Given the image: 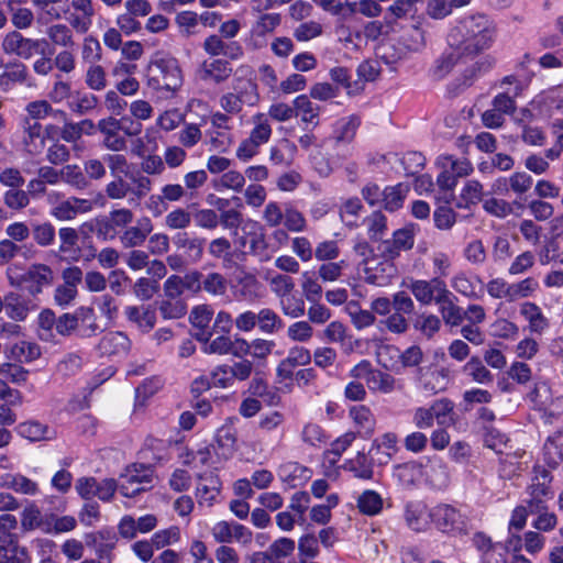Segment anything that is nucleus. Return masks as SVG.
Returning a JSON list of instances; mask_svg holds the SVG:
<instances>
[{
	"instance_id": "1",
	"label": "nucleus",
	"mask_w": 563,
	"mask_h": 563,
	"mask_svg": "<svg viewBox=\"0 0 563 563\" xmlns=\"http://www.w3.org/2000/svg\"><path fill=\"white\" fill-rule=\"evenodd\" d=\"M457 31L462 36L459 44L462 54L475 56L492 46L497 26L487 15L474 14L461 21Z\"/></svg>"
},
{
	"instance_id": "2",
	"label": "nucleus",
	"mask_w": 563,
	"mask_h": 563,
	"mask_svg": "<svg viewBox=\"0 0 563 563\" xmlns=\"http://www.w3.org/2000/svg\"><path fill=\"white\" fill-rule=\"evenodd\" d=\"M152 190V180L137 172L129 176H113L104 187L106 196L111 200L128 199L130 202H139Z\"/></svg>"
},
{
	"instance_id": "3",
	"label": "nucleus",
	"mask_w": 563,
	"mask_h": 563,
	"mask_svg": "<svg viewBox=\"0 0 563 563\" xmlns=\"http://www.w3.org/2000/svg\"><path fill=\"white\" fill-rule=\"evenodd\" d=\"M183 84L181 70L174 58H161L147 69V85L156 91H177Z\"/></svg>"
},
{
	"instance_id": "4",
	"label": "nucleus",
	"mask_w": 563,
	"mask_h": 563,
	"mask_svg": "<svg viewBox=\"0 0 563 563\" xmlns=\"http://www.w3.org/2000/svg\"><path fill=\"white\" fill-rule=\"evenodd\" d=\"M415 243L413 233L409 229H399L393 233V236L387 240L380 241L377 250L380 256L385 260L380 264L382 272L387 273L388 280L395 275L396 267L391 263L393 260L398 257L401 252L412 249Z\"/></svg>"
},
{
	"instance_id": "5",
	"label": "nucleus",
	"mask_w": 563,
	"mask_h": 563,
	"mask_svg": "<svg viewBox=\"0 0 563 563\" xmlns=\"http://www.w3.org/2000/svg\"><path fill=\"white\" fill-rule=\"evenodd\" d=\"M47 45L45 38L25 37L21 32L13 30L3 37L1 48L5 54L30 59L35 54L44 55Z\"/></svg>"
},
{
	"instance_id": "6",
	"label": "nucleus",
	"mask_w": 563,
	"mask_h": 563,
	"mask_svg": "<svg viewBox=\"0 0 563 563\" xmlns=\"http://www.w3.org/2000/svg\"><path fill=\"white\" fill-rule=\"evenodd\" d=\"M552 481L553 477L548 470L540 466L533 468L531 484L528 486L529 499L527 500L531 514L547 510V500L553 496Z\"/></svg>"
},
{
	"instance_id": "7",
	"label": "nucleus",
	"mask_w": 563,
	"mask_h": 563,
	"mask_svg": "<svg viewBox=\"0 0 563 563\" xmlns=\"http://www.w3.org/2000/svg\"><path fill=\"white\" fill-rule=\"evenodd\" d=\"M153 482V470L150 466L134 464L122 475L120 492L125 497H133L145 490Z\"/></svg>"
},
{
	"instance_id": "8",
	"label": "nucleus",
	"mask_w": 563,
	"mask_h": 563,
	"mask_svg": "<svg viewBox=\"0 0 563 563\" xmlns=\"http://www.w3.org/2000/svg\"><path fill=\"white\" fill-rule=\"evenodd\" d=\"M98 131L102 134V146L111 152L120 153L128 148V141L124 135L120 134V125L118 119L108 117L101 119L97 123Z\"/></svg>"
},
{
	"instance_id": "9",
	"label": "nucleus",
	"mask_w": 563,
	"mask_h": 563,
	"mask_svg": "<svg viewBox=\"0 0 563 563\" xmlns=\"http://www.w3.org/2000/svg\"><path fill=\"white\" fill-rule=\"evenodd\" d=\"M430 517L442 532L462 531L464 529L461 514L450 505L434 507L430 512Z\"/></svg>"
},
{
	"instance_id": "10",
	"label": "nucleus",
	"mask_w": 563,
	"mask_h": 563,
	"mask_svg": "<svg viewBox=\"0 0 563 563\" xmlns=\"http://www.w3.org/2000/svg\"><path fill=\"white\" fill-rule=\"evenodd\" d=\"M30 555L13 533L0 534V563H27Z\"/></svg>"
},
{
	"instance_id": "11",
	"label": "nucleus",
	"mask_w": 563,
	"mask_h": 563,
	"mask_svg": "<svg viewBox=\"0 0 563 563\" xmlns=\"http://www.w3.org/2000/svg\"><path fill=\"white\" fill-rule=\"evenodd\" d=\"M454 299L455 296L448 287L435 298L442 320L450 327H457L464 320V310L455 303Z\"/></svg>"
},
{
	"instance_id": "12",
	"label": "nucleus",
	"mask_w": 563,
	"mask_h": 563,
	"mask_svg": "<svg viewBox=\"0 0 563 563\" xmlns=\"http://www.w3.org/2000/svg\"><path fill=\"white\" fill-rule=\"evenodd\" d=\"M54 273L52 268L45 264H33L27 271L20 276V284L30 283L29 291L36 295L42 288L53 283Z\"/></svg>"
},
{
	"instance_id": "13",
	"label": "nucleus",
	"mask_w": 563,
	"mask_h": 563,
	"mask_svg": "<svg viewBox=\"0 0 563 563\" xmlns=\"http://www.w3.org/2000/svg\"><path fill=\"white\" fill-rule=\"evenodd\" d=\"M152 231L151 219L144 217L137 220L136 225L126 228L119 239L123 247L133 249L143 245Z\"/></svg>"
},
{
	"instance_id": "14",
	"label": "nucleus",
	"mask_w": 563,
	"mask_h": 563,
	"mask_svg": "<svg viewBox=\"0 0 563 563\" xmlns=\"http://www.w3.org/2000/svg\"><path fill=\"white\" fill-rule=\"evenodd\" d=\"M445 283L435 277L430 280H415L410 285V290L415 298L422 305L435 302V298L445 289Z\"/></svg>"
},
{
	"instance_id": "15",
	"label": "nucleus",
	"mask_w": 563,
	"mask_h": 563,
	"mask_svg": "<svg viewBox=\"0 0 563 563\" xmlns=\"http://www.w3.org/2000/svg\"><path fill=\"white\" fill-rule=\"evenodd\" d=\"M197 74L201 80L220 84L232 75V67L228 60L220 58L205 60L199 66Z\"/></svg>"
},
{
	"instance_id": "16",
	"label": "nucleus",
	"mask_w": 563,
	"mask_h": 563,
	"mask_svg": "<svg viewBox=\"0 0 563 563\" xmlns=\"http://www.w3.org/2000/svg\"><path fill=\"white\" fill-rule=\"evenodd\" d=\"M355 254L362 258V264L365 266V282L376 286H385L388 284L386 275L378 274L376 269L369 266V260L373 255V249L365 240H358L353 246Z\"/></svg>"
},
{
	"instance_id": "17",
	"label": "nucleus",
	"mask_w": 563,
	"mask_h": 563,
	"mask_svg": "<svg viewBox=\"0 0 563 563\" xmlns=\"http://www.w3.org/2000/svg\"><path fill=\"white\" fill-rule=\"evenodd\" d=\"M202 47L211 56L223 55L230 59H238L243 55V48L238 42H225L216 34L208 36Z\"/></svg>"
},
{
	"instance_id": "18",
	"label": "nucleus",
	"mask_w": 563,
	"mask_h": 563,
	"mask_svg": "<svg viewBox=\"0 0 563 563\" xmlns=\"http://www.w3.org/2000/svg\"><path fill=\"white\" fill-rule=\"evenodd\" d=\"M220 489L221 481L216 474L208 473L200 475L196 489L198 504L211 507L216 498L219 496Z\"/></svg>"
},
{
	"instance_id": "19",
	"label": "nucleus",
	"mask_w": 563,
	"mask_h": 563,
	"mask_svg": "<svg viewBox=\"0 0 563 563\" xmlns=\"http://www.w3.org/2000/svg\"><path fill=\"white\" fill-rule=\"evenodd\" d=\"M100 331L93 308L82 306L76 309L75 335L88 339L97 335Z\"/></svg>"
},
{
	"instance_id": "20",
	"label": "nucleus",
	"mask_w": 563,
	"mask_h": 563,
	"mask_svg": "<svg viewBox=\"0 0 563 563\" xmlns=\"http://www.w3.org/2000/svg\"><path fill=\"white\" fill-rule=\"evenodd\" d=\"M9 356L19 363H32L42 356V349L36 342L21 340L10 346Z\"/></svg>"
},
{
	"instance_id": "21",
	"label": "nucleus",
	"mask_w": 563,
	"mask_h": 563,
	"mask_svg": "<svg viewBox=\"0 0 563 563\" xmlns=\"http://www.w3.org/2000/svg\"><path fill=\"white\" fill-rule=\"evenodd\" d=\"M98 347L102 354H123L130 347V340L122 332H109L101 338Z\"/></svg>"
},
{
	"instance_id": "22",
	"label": "nucleus",
	"mask_w": 563,
	"mask_h": 563,
	"mask_svg": "<svg viewBox=\"0 0 563 563\" xmlns=\"http://www.w3.org/2000/svg\"><path fill=\"white\" fill-rule=\"evenodd\" d=\"M423 475V466L418 462H407L395 466L394 476L406 487L416 486Z\"/></svg>"
},
{
	"instance_id": "23",
	"label": "nucleus",
	"mask_w": 563,
	"mask_h": 563,
	"mask_svg": "<svg viewBox=\"0 0 563 563\" xmlns=\"http://www.w3.org/2000/svg\"><path fill=\"white\" fill-rule=\"evenodd\" d=\"M256 325L263 334H275L284 328V321L272 308H262L256 312Z\"/></svg>"
},
{
	"instance_id": "24",
	"label": "nucleus",
	"mask_w": 563,
	"mask_h": 563,
	"mask_svg": "<svg viewBox=\"0 0 563 563\" xmlns=\"http://www.w3.org/2000/svg\"><path fill=\"white\" fill-rule=\"evenodd\" d=\"M250 391L253 396L261 398L267 406H278L282 401L278 388L268 386L262 377L252 379Z\"/></svg>"
},
{
	"instance_id": "25",
	"label": "nucleus",
	"mask_w": 563,
	"mask_h": 563,
	"mask_svg": "<svg viewBox=\"0 0 563 563\" xmlns=\"http://www.w3.org/2000/svg\"><path fill=\"white\" fill-rule=\"evenodd\" d=\"M21 527L24 531L41 529L44 532H52V523L43 518L41 510L30 505L22 512Z\"/></svg>"
},
{
	"instance_id": "26",
	"label": "nucleus",
	"mask_w": 563,
	"mask_h": 563,
	"mask_svg": "<svg viewBox=\"0 0 563 563\" xmlns=\"http://www.w3.org/2000/svg\"><path fill=\"white\" fill-rule=\"evenodd\" d=\"M228 279L224 275L218 272L202 273L201 291H205L211 297H225L228 294Z\"/></svg>"
},
{
	"instance_id": "27",
	"label": "nucleus",
	"mask_w": 563,
	"mask_h": 563,
	"mask_svg": "<svg viewBox=\"0 0 563 563\" xmlns=\"http://www.w3.org/2000/svg\"><path fill=\"white\" fill-rule=\"evenodd\" d=\"M418 379L426 391L437 394L445 388L448 375L444 369L423 371L419 368Z\"/></svg>"
},
{
	"instance_id": "28",
	"label": "nucleus",
	"mask_w": 563,
	"mask_h": 563,
	"mask_svg": "<svg viewBox=\"0 0 563 563\" xmlns=\"http://www.w3.org/2000/svg\"><path fill=\"white\" fill-rule=\"evenodd\" d=\"M24 139L23 142L31 154H37L44 147V140L42 139V125L37 121L26 119L23 125Z\"/></svg>"
},
{
	"instance_id": "29",
	"label": "nucleus",
	"mask_w": 563,
	"mask_h": 563,
	"mask_svg": "<svg viewBox=\"0 0 563 563\" xmlns=\"http://www.w3.org/2000/svg\"><path fill=\"white\" fill-rule=\"evenodd\" d=\"M239 296L243 300L254 301L262 297L263 285L254 274L244 273L238 278Z\"/></svg>"
},
{
	"instance_id": "30",
	"label": "nucleus",
	"mask_w": 563,
	"mask_h": 563,
	"mask_svg": "<svg viewBox=\"0 0 563 563\" xmlns=\"http://www.w3.org/2000/svg\"><path fill=\"white\" fill-rule=\"evenodd\" d=\"M409 191V187L404 184L388 186L383 190V206L389 212L400 209Z\"/></svg>"
},
{
	"instance_id": "31",
	"label": "nucleus",
	"mask_w": 563,
	"mask_h": 563,
	"mask_svg": "<svg viewBox=\"0 0 563 563\" xmlns=\"http://www.w3.org/2000/svg\"><path fill=\"white\" fill-rule=\"evenodd\" d=\"M296 151L297 146L295 143L290 142L288 139H283L279 141L278 145L271 147L269 161L274 165L290 166Z\"/></svg>"
},
{
	"instance_id": "32",
	"label": "nucleus",
	"mask_w": 563,
	"mask_h": 563,
	"mask_svg": "<svg viewBox=\"0 0 563 563\" xmlns=\"http://www.w3.org/2000/svg\"><path fill=\"white\" fill-rule=\"evenodd\" d=\"M360 124L361 120L357 115L342 119L333 132L332 140L335 144L351 143L356 135Z\"/></svg>"
},
{
	"instance_id": "33",
	"label": "nucleus",
	"mask_w": 563,
	"mask_h": 563,
	"mask_svg": "<svg viewBox=\"0 0 563 563\" xmlns=\"http://www.w3.org/2000/svg\"><path fill=\"white\" fill-rule=\"evenodd\" d=\"M366 384L371 390L383 394H390L397 388V380L393 375L375 368L368 373Z\"/></svg>"
},
{
	"instance_id": "34",
	"label": "nucleus",
	"mask_w": 563,
	"mask_h": 563,
	"mask_svg": "<svg viewBox=\"0 0 563 563\" xmlns=\"http://www.w3.org/2000/svg\"><path fill=\"white\" fill-rule=\"evenodd\" d=\"M520 313L529 321V328L532 332L541 333L549 325L548 319L534 302H523L520 307Z\"/></svg>"
},
{
	"instance_id": "35",
	"label": "nucleus",
	"mask_w": 563,
	"mask_h": 563,
	"mask_svg": "<svg viewBox=\"0 0 563 563\" xmlns=\"http://www.w3.org/2000/svg\"><path fill=\"white\" fill-rule=\"evenodd\" d=\"M363 223L366 227L369 240L383 241L382 238L386 234L388 227L387 218L382 211H373L364 218Z\"/></svg>"
},
{
	"instance_id": "36",
	"label": "nucleus",
	"mask_w": 563,
	"mask_h": 563,
	"mask_svg": "<svg viewBox=\"0 0 563 563\" xmlns=\"http://www.w3.org/2000/svg\"><path fill=\"white\" fill-rule=\"evenodd\" d=\"M58 239H59V247L58 251L60 254L73 255L79 252L78 242H79V233L75 228L63 227L58 230ZM73 260L77 261L79 258L78 254L76 256H71Z\"/></svg>"
},
{
	"instance_id": "37",
	"label": "nucleus",
	"mask_w": 563,
	"mask_h": 563,
	"mask_svg": "<svg viewBox=\"0 0 563 563\" xmlns=\"http://www.w3.org/2000/svg\"><path fill=\"white\" fill-rule=\"evenodd\" d=\"M463 373L470 376L475 383L481 385L492 384L494 380L493 374L486 368L482 360L473 356L463 366Z\"/></svg>"
},
{
	"instance_id": "38",
	"label": "nucleus",
	"mask_w": 563,
	"mask_h": 563,
	"mask_svg": "<svg viewBox=\"0 0 563 563\" xmlns=\"http://www.w3.org/2000/svg\"><path fill=\"white\" fill-rule=\"evenodd\" d=\"M20 435L30 441H43L52 439L51 431L46 424L37 421H26L18 426Z\"/></svg>"
},
{
	"instance_id": "39",
	"label": "nucleus",
	"mask_w": 563,
	"mask_h": 563,
	"mask_svg": "<svg viewBox=\"0 0 563 563\" xmlns=\"http://www.w3.org/2000/svg\"><path fill=\"white\" fill-rule=\"evenodd\" d=\"M38 329H37V335L38 338L44 342H54L55 341V333L54 329L56 330V323H57V317L55 313L49 310L45 309L38 314Z\"/></svg>"
},
{
	"instance_id": "40",
	"label": "nucleus",
	"mask_w": 563,
	"mask_h": 563,
	"mask_svg": "<svg viewBox=\"0 0 563 563\" xmlns=\"http://www.w3.org/2000/svg\"><path fill=\"white\" fill-rule=\"evenodd\" d=\"M228 205L229 200L227 199H218L217 201V208L221 211L219 214L220 224L224 229L236 230L243 222V214L236 209L224 210Z\"/></svg>"
},
{
	"instance_id": "41",
	"label": "nucleus",
	"mask_w": 563,
	"mask_h": 563,
	"mask_svg": "<svg viewBox=\"0 0 563 563\" xmlns=\"http://www.w3.org/2000/svg\"><path fill=\"white\" fill-rule=\"evenodd\" d=\"M62 180L67 185L84 190L90 186L85 172L78 165H66L62 168Z\"/></svg>"
},
{
	"instance_id": "42",
	"label": "nucleus",
	"mask_w": 563,
	"mask_h": 563,
	"mask_svg": "<svg viewBox=\"0 0 563 563\" xmlns=\"http://www.w3.org/2000/svg\"><path fill=\"white\" fill-rule=\"evenodd\" d=\"M357 507L364 515H377L383 508V499L378 493L374 490L363 492L357 499Z\"/></svg>"
},
{
	"instance_id": "43",
	"label": "nucleus",
	"mask_w": 563,
	"mask_h": 563,
	"mask_svg": "<svg viewBox=\"0 0 563 563\" xmlns=\"http://www.w3.org/2000/svg\"><path fill=\"white\" fill-rule=\"evenodd\" d=\"M55 228L51 222H35L32 224V236L38 246H51L55 241Z\"/></svg>"
},
{
	"instance_id": "44",
	"label": "nucleus",
	"mask_w": 563,
	"mask_h": 563,
	"mask_svg": "<svg viewBox=\"0 0 563 563\" xmlns=\"http://www.w3.org/2000/svg\"><path fill=\"white\" fill-rule=\"evenodd\" d=\"M253 124L254 128L252 129L249 137L260 145L267 143L272 135V128L268 118L263 113H258L253 117Z\"/></svg>"
},
{
	"instance_id": "45",
	"label": "nucleus",
	"mask_w": 563,
	"mask_h": 563,
	"mask_svg": "<svg viewBox=\"0 0 563 563\" xmlns=\"http://www.w3.org/2000/svg\"><path fill=\"white\" fill-rule=\"evenodd\" d=\"M26 112L31 117L32 121L44 119L45 117L54 113L59 115L63 120L67 119V114L63 110H54L48 101L36 100L32 101L26 106Z\"/></svg>"
},
{
	"instance_id": "46",
	"label": "nucleus",
	"mask_w": 563,
	"mask_h": 563,
	"mask_svg": "<svg viewBox=\"0 0 563 563\" xmlns=\"http://www.w3.org/2000/svg\"><path fill=\"white\" fill-rule=\"evenodd\" d=\"M350 417L358 428L368 432L374 430L375 418L368 407L364 405L353 406L350 409Z\"/></svg>"
},
{
	"instance_id": "47",
	"label": "nucleus",
	"mask_w": 563,
	"mask_h": 563,
	"mask_svg": "<svg viewBox=\"0 0 563 563\" xmlns=\"http://www.w3.org/2000/svg\"><path fill=\"white\" fill-rule=\"evenodd\" d=\"M5 312L10 319L23 321L27 317L29 308L19 295L10 292L7 295Z\"/></svg>"
},
{
	"instance_id": "48",
	"label": "nucleus",
	"mask_w": 563,
	"mask_h": 563,
	"mask_svg": "<svg viewBox=\"0 0 563 563\" xmlns=\"http://www.w3.org/2000/svg\"><path fill=\"white\" fill-rule=\"evenodd\" d=\"M29 77L27 68L20 62L11 63L5 66V71L0 76L1 85L13 82L23 84Z\"/></svg>"
},
{
	"instance_id": "49",
	"label": "nucleus",
	"mask_w": 563,
	"mask_h": 563,
	"mask_svg": "<svg viewBox=\"0 0 563 563\" xmlns=\"http://www.w3.org/2000/svg\"><path fill=\"white\" fill-rule=\"evenodd\" d=\"M295 112L301 114V121L312 123L319 115V107L314 106L308 96L300 95L294 100Z\"/></svg>"
},
{
	"instance_id": "50",
	"label": "nucleus",
	"mask_w": 563,
	"mask_h": 563,
	"mask_svg": "<svg viewBox=\"0 0 563 563\" xmlns=\"http://www.w3.org/2000/svg\"><path fill=\"white\" fill-rule=\"evenodd\" d=\"M158 309L164 319H179L187 313V305L184 300L165 297L161 301Z\"/></svg>"
},
{
	"instance_id": "51",
	"label": "nucleus",
	"mask_w": 563,
	"mask_h": 563,
	"mask_svg": "<svg viewBox=\"0 0 563 563\" xmlns=\"http://www.w3.org/2000/svg\"><path fill=\"white\" fill-rule=\"evenodd\" d=\"M413 328L422 335L431 339L441 328V320L434 314H421L416 318Z\"/></svg>"
},
{
	"instance_id": "52",
	"label": "nucleus",
	"mask_w": 563,
	"mask_h": 563,
	"mask_svg": "<svg viewBox=\"0 0 563 563\" xmlns=\"http://www.w3.org/2000/svg\"><path fill=\"white\" fill-rule=\"evenodd\" d=\"M295 550V541L289 538H280L274 541L267 549L274 563H282V560L291 555Z\"/></svg>"
},
{
	"instance_id": "53",
	"label": "nucleus",
	"mask_w": 563,
	"mask_h": 563,
	"mask_svg": "<svg viewBox=\"0 0 563 563\" xmlns=\"http://www.w3.org/2000/svg\"><path fill=\"white\" fill-rule=\"evenodd\" d=\"M235 97L241 100L242 106H254L257 102L256 86L250 80H239L234 86Z\"/></svg>"
},
{
	"instance_id": "54",
	"label": "nucleus",
	"mask_w": 563,
	"mask_h": 563,
	"mask_svg": "<svg viewBox=\"0 0 563 563\" xmlns=\"http://www.w3.org/2000/svg\"><path fill=\"white\" fill-rule=\"evenodd\" d=\"M9 11L11 15V23L16 31L25 30L33 25L34 13L31 9L24 7L14 8L10 4Z\"/></svg>"
},
{
	"instance_id": "55",
	"label": "nucleus",
	"mask_w": 563,
	"mask_h": 563,
	"mask_svg": "<svg viewBox=\"0 0 563 563\" xmlns=\"http://www.w3.org/2000/svg\"><path fill=\"white\" fill-rule=\"evenodd\" d=\"M191 223V214L185 208H176L165 217V225L172 230L187 229Z\"/></svg>"
},
{
	"instance_id": "56",
	"label": "nucleus",
	"mask_w": 563,
	"mask_h": 563,
	"mask_svg": "<svg viewBox=\"0 0 563 563\" xmlns=\"http://www.w3.org/2000/svg\"><path fill=\"white\" fill-rule=\"evenodd\" d=\"M81 364L82 358L78 353H68L56 364V373L64 377L73 376L79 372Z\"/></svg>"
},
{
	"instance_id": "57",
	"label": "nucleus",
	"mask_w": 563,
	"mask_h": 563,
	"mask_svg": "<svg viewBox=\"0 0 563 563\" xmlns=\"http://www.w3.org/2000/svg\"><path fill=\"white\" fill-rule=\"evenodd\" d=\"M3 203L11 210L20 211L29 206V194L21 188L9 189L3 195Z\"/></svg>"
},
{
	"instance_id": "58",
	"label": "nucleus",
	"mask_w": 563,
	"mask_h": 563,
	"mask_svg": "<svg viewBox=\"0 0 563 563\" xmlns=\"http://www.w3.org/2000/svg\"><path fill=\"white\" fill-rule=\"evenodd\" d=\"M48 38L55 45L70 47L74 45L70 29L65 24H54L46 31Z\"/></svg>"
},
{
	"instance_id": "59",
	"label": "nucleus",
	"mask_w": 563,
	"mask_h": 563,
	"mask_svg": "<svg viewBox=\"0 0 563 563\" xmlns=\"http://www.w3.org/2000/svg\"><path fill=\"white\" fill-rule=\"evenodd\" d=\"M289 340L299 343H306L313 336V328L309 321H297L287 329Z\"/></svg>"
},
{
	"instance_id": "60",
	"label": "nucleus",
	"mask_w": 563,
	"mask_h": 563,
	"mask_svg": "<svg viewBox=\"0 0 563 563\" xmlns=\"http://www.w3.org/2000/svg\"><path fill=\"white\" fill-rule=\"evenodd\" d=\"M176 245L178 247H183L186 250L187 255L194 261L198 262L202 258L203 255V243L205 241L199 238H178L176 240Z\"/></svg>"
},
{
	"instance_id": "61",
	"label": "nucleus",
	"mask_w": 563,
	"mask_h": 563,
	"mask_svg": "<svg viewBox=\"0 0 563 563\" xmlns=\"http://www.w3.org/2000/svg\"><path fill=\"white\" fill-rule=\"evenodd\" d=\"M202 139L200 128L195 123H186L178 132V142L184 147L190 148L196 146Z\"/></svg>"
},
{
	"instance_id": "62",
	"label": "nucleus",
	"mask_w": 563,
	"mask_h": 563,
	"mask_svg": "<svg viewBox=\"0 0 563 563\" xmlns=\"http://www.w3.org/2000/svg\"><path fill=\"white\" fill-rule=\"evenodd\" d=\"M180 539V530L178 527L173 526L164 530H159L152 537L153 545L158 550L169 544L178 542Z\"/></svg>"
},
{
	"instance_id": "63",
	"label": "nucleus",
	"mask_w": 563,
	"mask_h": 563,
	"mask_svg": "<svg viewBox=\"0 0 563 563\" xmlns=\"http://www.w3.org/2000/svg\"><path fill=\"white\" fill-rule=\"evenodd\" d=\"M269 286L272 291L282 299L291 294L295 283L288 275L278 274L269 279Z\"/></svg>"
},
{
	"instance_id": "64",
	"label": "nucleus",
	"mask_w": 563,
	"mask_h": 563,
	"mask_svg": "<svg viewBox=\"0 0 563 563\" xmlns=\"http://www.w3.org/2000/svg\"><path fill=\"white\" fill-rule=\"evenodd\" d=\"M158 290L156 280L141 277L133 285L134 295L143 301L150 300Z\"/></svg>"
}]
</instances>
